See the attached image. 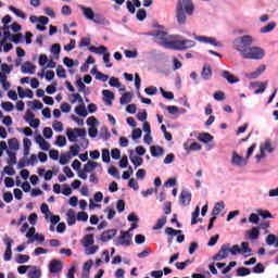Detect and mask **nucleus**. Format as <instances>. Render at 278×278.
I'll use <instances>...</instances> for the list:
<instances>
[{
  "label": "nucleus",
  "mask_w": 278,
  "mask_h": 278,
  "mask_svg": "<svg viewBox=\"0 0 278 278\" xmlns=\"http://www.w3.org/2000/svg\"><path fill=\"white\" fill-rule=\"evenodd\" d=\"M253 37L244 35L233 40V49L239 52L243 60H262L266 55V51L260 47H251Z\"/></svg>",
  "instance_id": "f257e3e1"
},
{
  "label": "nucleus",
  "mask_w": 278,
  "mask_h": 278,
  "mask_svg": "<svg viewBox=\"0 0 278 278\" xmlns=\"http://www.w3.org/2000/svg\"><path fill=\"white\" fill-rule=\"evenodd\" d=\"M73 100L71 103H81L83 105H78L75 108V112L78 116H81L83 118H86L88 116V111L86 110V105L84 104V98H81V94L79 93H73L72 94Z\"/></svg>",
  "instance_id": "f03ea898"
},
{
  "label": "nucleus",
  "mask_w": 278,
  "mask_h": 278,
  "mask_svg": "<svg viewBox=\"0 0 278 278\" xmlns=\"http://www.w3.org/2000/svg\"><path fill=\"white\" fill-rule=\"evenodd\" d=\"M66 136L70 142H75L77 138H86V129L84 128H67Z\"/></svg>",
  "instance_id": "7ed1b4c3"
},
{
  "label": "nucleus",
  "mask_w": 278,
  "mask_h": 278,
  "mask_svg": "<svg viewBox=\"0 0 278 278\" xmlns=\"http://www.w3.org/2000/svg\"><path fill=\"white\" fill-rule=\"evenodd\" d=\"M168 40H170V37H168V33L162 31V30H156L154 34V41L157 45H161V47H165L168 45Z\"/></svg>",
  "instance_id": "20e7f679"
},
{
  "label": "nucleus",
  "mask_w": 278,
  "mask_h": 278,
  "mask_svg": "<svg viewBox=\"0 0 278 278\" xmlns=\"http://www.w3.org/2000/svg\"><path fill=\"white\" fill-rule=\"evenodd\" d=\"M14 242V240H12V238L7 237L3 239V243L5 244V251H4V256L3 260L4 262H10V260H12V243Z\"/></svg>",
  "instance_id": "39448f33"
},
{
  "label": "nucleus",
  "mask_w": 278,
  "mask_h": 278,
  "mask_svg": "<svg viewBox=\"0 0 278 278\" xmlns=\"http://www.w3.org/2000/svg\"><path fill=\"white\" fill-rule=\"evenodd\" d=\"M62 268H64L62 261L52 260L49 264V270L51 275H60V273H62Z\"/></svg>",
  "instance_id": "423d86ee"
},
{
  "label": "nucleus",
  "mask_w": 278,
  "mask_h": 278,
  "mask_svg": "<svg viewBox=\"0 0 278 278\" xmlns=\"http://www.w3.org/2000/svg\"><path fill=\"white\" fill-rule=\"evenodd\" d=\"M176 18L179 25H186V12L184 11V3L181 0H179L177 4Z\"/></svg>",
  "instance_id": "0eeeda50"
},
{
  "label": "nucleus",
  "mask_w": 278,
  "mask_h": 278,
  "mask_svg": "<svg viewBox=\"0 0 278 278\" xmlns=\"http://www.w3.org/2000/svg\"><path fill=\"white\" fill-rule=\"evenodd\" d=\"M228 255H229V244H223L218 253L213 256V260L214 262H222V260H227Z\"/></svg>",
  "instance_id": "6e6552de"
},
{
  "label": "nucleus",
  "mask_w": 278,
  "mask_h": 278,
  "mask_svg": "<svg viewBox=\"0 0 278 278\" xmlns=\"http://www.w3.org/2000/svg\"><path fill=\"white\" fill-rule=\"evenodd\" d=\"M165 49H173L174 51H182L181 40L177 39L176 37H169V40L166 43Z\"/></svg>",
  "instance_id": "1a4fd4ad"
},
{
  "label": "nucleus",
  "mask_w": 278,
  "mask_h": 278,
  "mask_svg": "<svg viewBox=\"0 0 278 278\" xmlns=\"http://www.w3.org/2000/svg\"><path fill=\"white\" fill-rule=\"evenodd\" d=\"M118 241L122 247H131V244H134L129 231H122L121 236L118 237Z\"/></svg>",
  "instance_id": "9d476101"
},
{
  "label": "nucleus",
  "mask_w": 278,
  "mask_h": 278,
  "mask_svg": "<svg viewBox=\"0 0 278 278\" xmlns=\"http://www.w3.org/2000/svg\"><path fill=\"white\" fill-rule=\"evenodd\" d=\"M165 233L167 236H178L177 242L179 244H181V242H184V240H186V236L181 235V230H175V228H173V227L165 228Z\"/></svg>",
  "instance_id": "9b49d317"
},
{
  "label": "nucleus",
  "mask_w": 278,
  "mask_h": 278,
  "mask_svg": "<svg viewBox=\"0 0 278 278\" xmlns=\"http://www.w3.org/2000/svg\"><path fill=\"white\" fill-rule=\"evenodd\" d=\"M232 166H247V160L244 157L240 156L237 152L232 153L231 159Z\"/></svg>",
  "instance_id": "f8f14e48"
},
{
  "label": "nucleus",
  "mask_w": 278,
  "mask_h": 278,
  "mask_svg": "<svg viewBox=\"0 0 278 278\" xmlns=\"http://www.w3.org/2000/svg\"><path fill=\"white\" fill-rule=\"evenodd\" d=\"M116 229H109L106 231H103L100 236V240L102 242H110L116 236Z\"/></svg>",
  "instance_id": "ddd939ff"
},
{
  "label": "nucleus",
  "mask_w": 278,
  "mask_h": 278,
  "mask_svg": "<svg viewBox=\"0 0 278 278\" xmlns=\"http://www.w3.org/2000/svg\"><path fill=\"white\" fill-rule=\"evenodd\" d=\"M22 73L25 74H29V75H34V73H36V65L31 64V62L27 61L22 65Z\"/></svg>",
  "instance_id": "4468645a"
},
{
  "label": "nucleus",
  "mask_w": 278,
  "mask_h": 278,
  "mask_svg": "<svg viewBox=\"0 0 278 278\" xmlns=\"http://www.w3.org/2000/svg\"><path fill=\"white\" fill-rule=\"evenodd\" d=\"M179 201L181 205H190V201H192V194L190 191H181Z\"/></svg>",
  "instance_id": "2eb2a0df"
},
{
  "label": "nucleus",
  "mask_w": 278,
  "mask_h": 278,
  "mask_svg": "<svg viewBox=\"0 0 278 278\" xmlns=\"http://www.w3.org/2000/svg\"><path fill=\"white\" fill-rule=\"evenodd\" d=\"M102 94H103V102L105 103V105H112V101H114V92H112L111 90L104 89L102 90Z\"/></svg>",
  "instance_id": "dca6fc26"
},
{
  "label": "nucleus",
  "mask_w": 278,
  "mask_h": 278,
  "mask_svg": "<svg viewBox=\"0 0 278 278\" xmlns=\"http://www.w3.org/2000/svg\"><path fill=\"white\" fill-rule=\"evenodd\" d=\"M195 40H199V42H205L207 45H213V47H218V42H216V38L214 37H205V36H198L195 37Z\"/></svg>",
  "instance_id": "f3484780"
},
{
  "label": "nucleus",
  "mask_w": 278,
  "mask_h": 278,
  "mask_svg": "<svg viewBox=\"0 0 278 278\" xmlns=\"http://www.w3.org/2000/svg\"><path fill=\"white\" fill-rule=\"evenodd\" d=\"M150 152L152 157H162V155H164V148L160 146H151Z\"/></svg>",
  "instance_id": "a211bd4d"
},
{
  "label": "nucleus",
  "mask_w": 278,
  "mask_h": 278,
  "mask_svg": "<svg viewBox=\"0 0 278 278\" xmlns=\"http://www.w3.org/2000/svg\"><path fill=\"white\" fill-rule=\"evenodd\" d=\"M79 9L81 10V12H83L85 18H87V21L93 20L94 11H92V8L80 5Z\"/></svg>",
  "instance_id": "6ab92c4d"
},
{
  "label": "nucleus",
  "mask_w": 278,
  "mask_h": 278,
  "mask_svg": "<svg viewBox=\"0 0 278 278\" xmlns=\"http://www.w3.org/2000/svg\"><path fill=\"white\" fill-rule=\"evenodd\" d=\"M264 71H266V65H260L255 72H252L250 74H247V77L249 79H257V77H260V75H262V73H264Z\"/></svg>",
  "instance_id": "aec40b11"
},
{
  "label": "nucleus",
  "mask_w": 278,
  "mask_h": 278,
  "mask_svg": "<svg viewBox=\"0 0 278 278\" xmlns=\"http://www.w3.org/2000/svg\"><path fill=\"white\" fill-rule=\"evenodd\" d=\"M89 51L91 53H97L98 55H105V53H108V47H105V46H100V47L91 46V47H89Z\"/></svg>",
  "instance_id": "412c9836"
},
{
  "label": "nucleus",
  "mask_w": 278,
  "mask_h": 278,
  "mask_svg": "<svg viewBox=\"0 0 278 278\" xmlns=\"http://www.w3.org/2000/svg\"><path fill=\"white\" fill-rule=\"evenodd\" d=\"M222 77L228 81V84H238L240 79L236 78L233 74L229 73V71H224L222 73Z\"/></svg>",
  "instance_id": "4be33fe9"
},
{
  "label": "nucleus",
  "mask_w": 278,
  "mask_h": 278,
  "mask_svg": "<svg viewBox=\"0 0 278 278\" xmlns=\"http://www.w3.org/2000/svg\"><path fill=\"white\" fill-rule=\"evenodd\" d=\"M81 244L86 249H87V247H92L94 244V235H92V233L86 235L83 238Z\"/></svg>",
  "instance_id": "5701e85b"
},
{
  "label": "nucleus",
  "mask_w": 278,
  "mask_h": 278,
  "mask_svg": "<svg viewBox=\"0 0 278 278\" xmlns=\"http://www.w3.org/2000/svg\"><path fill=\"white\" fill-rule=\"evenodd\" d=\"M201 214V208L199 206L195 207L194 212L192 213L191 225H197V223H203V218H199Z\"/></svg>",
  "instance_id": "b1692460"
},
{
  "label": "nucleus",
  "mask_w": 278,
  "mask_h": 278,
  "mask_svg": "<svg viewBox=\"0 0 278 278\" xmlns=\"http://www.w3.org/2000/svg\"><path fill=\"white\" fill-rule=\"evenodd\" d=\"M67 225L70 227H73V225H75V223H77V217L75 216V211L73 208H70L67 211Z\"/></svg>",
  "instance_id": "393cba45"
},
{
  "label": "nucleus",
  "mask_w": 278,
  "mask_h": 278,
  "mask_svg": "<svg viewBox=\"0 0 278 278\" xmlns=\"http://www.w3.org/2000/svg\"><path fill=\"white\" fill-rule=\"evenodd\" d=\"M10 12H13V14H15V16H17L18 18H22V21H25L27 18V15L25 14V12H23L21 9H16V7H9Z\"/></svg>",
  "instance_id": "a878e982"
},
{
  "label": "nucleus",
  "mask_w": 278,
  "mask_h": 278,
  "mask_svg": "<svg viewBox=\"0 0 278 278\" xmlns=\"http://www.w3.org/2000/svg\"><path fill=\"white\" fill-rule=\"evenodd\" d=\"M201 75L205 81L212 79V67H210V65H204Z\"/></svg>",
  "instance_id": "bb28decb"
},
{
  "label": "nucleus",
  "mask_w": 278,
  "mask_h": 278,
  "mask_svg": "<svg viewBox=\"0 0 278 278\" xmlns=\"http://www.w3.org/2000/svg\"><path fill=\"white\" fill-rule=\"evenodd\" d=\"M198 140L204 144H207L214 140V136H212L210 132H203L199 136Z\"/></svg>",
  "instance_id": "cd10ccee"
},
{
  "label": "nucleus",
  "mask_w": 278,
  "mask_h": 278,
  "mask_svg": "<svg viewBox=\"0 0 278 278\" xmlns=\"http://www.w3.org/2000/svg\"><path fill=\"white\" fill-rule=\"evenodd\" d=\"M8 143H9V149L11 151H18V149H21V143L16 138L9 139Z\"/></svg>",
  "instance_id": "c85d7f7f"
},
{
  "label": "nucleus",
  "mask_w": 278,
  "mask_h": 278,
  "mask_svg": "<svg viewBox=\"0 0 278 278\" xmlns=\"http://www.w3.org/2000/svg\"><path fill=\"white\" fill-rule=\"evenodd\" d=\"M0 84L2 85L3 90H10L11 84L8 83V76L0 72Z\"/></svg>",
  "instance_id": "c756f323"
},
{
  "label": "nucleus",
  "mask_w": 278,
  "mask_h": 278,
  "mask_svg": "<svg viewBox=\"0 0 278 278\" xmlns=\"http://www.w3.org/2000/svg\"><path fill=\"white\" fill-rule=\"evenodd\" d=\"M98 164L94 161H88L84 166L85 173H92L97 168Z\"/></svg>",
  "instance_id": "7c9ffc66"
},
{
  "label": "nucleus",
  "mask_w": 278,
  "mask_h": 278,
  "mask_svg": "<svg viewBox=\"0 0 278 278\" xmlns=\"http://www.w3.org/2000/svg\"><path fill=\"white\" fill-rule=\"evenodd\" d=\"M225 210V202H217L213 208V216H218Z\"/></svg>",
  "instance_id": "2f4dec72"
},
{
  "label": "nucleus",
  "mask_w": 278,
  "mask_h": 278,
  "mask_svg": "<svg viewBox=\"0 0 278 278\" xmlns=\"http://www.w3.org/2000/svg\"><path fill=\"white\" fill-rule=\"evenodd\" d=\"M131 92L124 93L119 99L121 105H127V103H131Z\"/></svg>",
  "instance_id": "473e14b6"
},
{
  "label": "nucleus",
  "mask_w": 278,
  "mask_h": 278,
  "mask_svg": "<svg viewBox=\"0 0 278 278\" xmlns=\"http://www.w3.org/2000/svg\"><path fill=\"white\" fill-rule=\"evenodd\" d=\"M254 85L260 87L254 91V94H264L268 83H254Z\"/></svg>",
  "instance_id": "72a5a7b5"
},
{
  "label": "nucleus",
  "mask_w": 278,
  "mask_h": 278,
  "mask_svg": "<svg viewBox=\"0 0 278 278\" xmlns=\"http://www.w3.org/2000/svg\"><path fill=\"white\" fill-rule=\"evenodd\" d=\"M160 92L164 99H167L168 101H173L175 99V93L173 91H166L164 88H160Z\"/></svg>",
  "instance_id": "f704fd0d"
},
{
  "label": "nucleus",
  "mask_w": 278,
  "mask_h": 278,
  "mask_svg": "<svg viewBox=\"0 0 278 278\" xmlns=\"http://www.w3.org/2000/svg\"><path fill=\"white\" fill-rule=\"evenodd\" d=\"M277 27V24L275 22H270L266 26L261 28V34H269V31H273Z\"/></svg>",
  "instance_id": "c9c22d12"
},
{
  "label": "nucleus",
  "mask_w": 278,
  "mask_h": 278,
  "mask_svg": "<svg viewBox=\"0 0 278 278\" xmlns=\"http://www.w3.org/2000/svg\"><path fill=\"white\" fill-rule=\"evenodd\" d=\"M181 45H182V51H184L186 49H192V47H194L197 42H194V40L184 39L181 40Z\"/></svg>",
  "instance_id": "e433bc0d"
},
{
  "label": "nucleus",
  "mask_w": 278,
  "mask_h": 278,
  "mask_svg": "<svg viewBox=\"0 0 278 278\" xmlns=\"http://www.w3.org/2000/svg\"><path fill=\"white\" fill-rule=\"evenodd\" d=\"M7 154L9 155V160L7 161V164H9V166H14L16 164V153L12 151H8Z\"/></svg>",
  "instance_id": "4c0bfd02"
},
{
  "label": "nucleus",
  "mask_w": 278,
  "mask_h": 278,
  "mask_svg": "<svg viewBox=\"0 0 278 278\" xmlns=\"http://www.w3.org/2000/svg\"><path fill=\"white\" fill-rule=\"evenodd\" d=\"M28 105L29 108H31V110H42V108H45V105L42 104V102H40V100H34L33 102L29 101Z\"/></svg>",
  "instance_id": "58836bf2"
},
{
  "label": "nucleus",
  "mask_w": 278,
  "mask_h": 278,
  "mask_svg": "<svg viewBox=\"0 0 278 278\" xmlns=\"http://www.w3.org/2000/svg\"><path fill=\"white\" fill-rule=\"evenodd\" d=\"M257 214H258V216H261L264 220H266V218H275V215H271L270 211L257 210Z\"/></svg>",
  "instance_id": "ea45409f"
},
{
  "label": "nucleus",
  "mask_w": 278,
  "mask_h": 278,
  "mask_svg": "<svg viewBox=\"0 0 278 278\" xmlns=\"http://www.w3.org/2000/svg\"><path fill=\"white\" fill-rule=\"evenodd\" d=\"M15 262L17 264H27V262H29V255L17 254L15 257Z\"/></svg>",
  "instance_id": "a19ab883"
},
{
  "label": "nucleus",
  "mask_w": 278,
  "mask_h": 278,
  "mask_svg": "<svg viewBox=\"0 0 278 278\" xmlns=\"http://www.w3.org/2000/svg\"><path fill=\"white\" fill-rule=\"evenodd\" d=\"M34 236H36V227L28 229L26 233V238H28L27 244H31L34 242Z\"/></svg>",
  "instance_id": "79ce46f5"
},
{
  "label": "nucleus",
  "mask_w": 278,
  "mask_h": 278,
  "mask_svg": "<svg viewBox=\"0 0 278 278\" xmlns=\"http://www.w3.org/2000/svg\"><path fill=\"white\" fill-rule=\"evenodd\" d=\"M185 7V11L189 16H192V14H194V4L191 3V1H189L188 3H182V9Z\"/></svg>",
  "instance_id": "37998d69"
},
{
  "label": "nucleus",
  "mask_w": 278,
  "mask_h": 278,
  "mask_svg": "<svg viewBox=\"0 0 278 278\" xmlns=\"http://www.w3.org/2000/svg\"><path fill=\"white\" fill-rule=\"evenodd\" d=\"M130 162H131V164H134V166H136V168H138V166H142L144 160L140 156H131L130 155Z\"/></svg>",
  "instance_id": "c03bdc74"
},
{
  "label": "nucleus",
  "mask_w": 278,
  "mask_h": 278,
  "mask_svg": "<svg viewBox=\"0 0 278 278\" xmlns=\"http://www.w3.org/2000/svg\"><path fill=\"white\" fill-rule=\"evenodd\" d=\"M247 275H251V269H249L247 267H239L237 269L238 277H247Z\"/></svg>",
  "instance_id": "a18cd8bd"
},
{
  "label": "nucleus",
  "mask_w": 278,
  "mask_h": 278,
  "mask_svg": "<svg viewBox=\"0 0 278 278\" xmlns=\"http://www.w3.org/2000/svg\"><path fill=\"white\" fill-rule=\"evenodd\" d=\"M164 225H166V217H162V218L157 219L156 224L153 226L154 231L162 229V227H164Z\"/></svg>",
  "instance_id": "49530a36"
},
{
  "label": "nucleus",
  "mask_w": 278,
  "mask_h": 278,
  "mask_svg": "<svg viewBox=\"0 0 278 278\" xmlns=\"http://www.w3.org/2000/svg\"><path fill=\"white\" fill-rule=\"evenodd\" d=\"M260 238V227H253L250 230V240H257Z\"/></svg>",
  "instance_id": "de8ad7c7"
},
{
  "label": "nucleus",
  "mask_w": 278,
  "mask_h": 278,
  "mask_svg": "<svg viewBox=\"0 0 278 278\" xmlns=\"http://www.w3.org/2000/svg\"><path fill=\"white\" fill-rule=\"evenodd\" d=\"M92 23H96L97 25H103L105 23V17H103L100 14H94L93 20H91Z\"/></svg>",
  "instance_id": "09e8293b"
},
{
  "label": "nucleus",
  "mask_w": 278,
  "mask_h": 278,
  "mask_svg": "<svg viewBox=\"0 0 278 278\" xmlns=\"http://www.w3.org/2000/svg\"><path fill=\"white\" fill-rule=\"evenodd\" d=\"M56 75L60 79H66V70L62 65H59L56 68Z\"/></svg>",
  "instance_id": "8fccbe9b"
},
{
  "label": "nucleus",
  "mask_w": 278,
  "mask_h": 278,
  "mask_svg": "<svg viewBox=\"0 0 278 278\" xmlns=\"http://www.w3.org/2000/svg\"><path fill=\"white\" fill-rule=\"evenodd\" d=\"M55 144L56 147H66V137L60 135L56 137V140H55Z\"/></svg>",
  "instance_id": "3c124183"
},
{
  "label": "nucleus",
  "mask_w": 278,
  "mask_h": 278,
  "mask_svg": "<svg viewBox=\"0 0 278 278\" xmlns=\"http://www.w3.org/2000/svg\"><path fill=\"white\" fill-rule=\"evenodd\" d=\"M266 244H268V247H273V244H276L277 242V236L275 235H268L265 239Z\"/></svg>",
  "instance_id": "603ef678"
},
{
  "label": "nucleus",
  "mask_w": 278,
  "mask_h": 278,
  "mask_svg": "<svg viewBox=\"0 0 278 278\" xmlns=\"http://www.w3.org/2000/svg\"><path fill=\"white\" fill-rule=\"evenodd\" d=\"M264 270H265L264 264L257 263V264L253 267L252 273H255L256 275H261V273H264Z\"/></svg>",
  "instance_id": "864d4df0"
},
{
  "label": "nucleus",
  "mask_w": 278,
  "mask_h": 278,
  "mask_svg": "<svg viewBox=\"0 0 278 278\" xmlns=\"http://www.w3.org/2000/svg\"><path fill=\"white\" fill-rule=\"evenodd\" d=\"M249 222L252 223V225H260V214H250Z\"/></svg>",
  "instance_id": "5fc2aeb1"
},
{
  "label": "nucleus",
  "mask_w": 278,
  "mask_h": 278,
  "mask_svg": "<svg viewBox=\"0 0 278 278\" xmlns=\"http://www.w3.org/2000/svg\"><path fill=\"white\" fill-rule=\"evenodd\" d=\"M189 264H191L190 260H187V261H185V262H177V263H176V268H177V270H185L186 267H187Z\"/></svg>",
  "instance_id": "6e6d98bb"
},
{
  "label": "nucleus",
  "mask_w": 278,
  "mask_h": 278,
  "mask_svg": "<svg viewBox=\"0 0 278 278\" xmlns=\"http://www.w3.org/2000/svg\"><path fill=\"white\" fill-rule=\"evenodd\" d=\"M109 85L112 88H121V80H118V78H116V77H111L109 80Z\"/></svg>",
  "instance_id": "4d7b16f0"
},
{
  "label": "nucleus",
  "mask_w": 278,
  "mask_h": 278,
  "mask_svg": "<svg viewBox=\"0 0 278 278\" xmlns=\"http://www.w3.org/2000/svg\"><path fill=\"white\" fill-rule=\"evenodd\" d=\"M54 131H64V124L60 121H54L52 124Z\"/></svg>",
  "instance_id": "13d9d810"
},
{
  "label": "nucleus",
  "mask_w": 278,
  "mask_h": 278,
  "mask_svg": "<svg viewBox=\"0 0 278 278\" xmlns=\"http://www.w3.org/2000/svg\"><path fill=\"white\" fill-rule=\"evenodd\" d=\"M1 108L5 112H12L14 110V104L12 102H2Z\"/></svg>",
  "instance_id": "bf43d9fd"
},
{
  "label": "nucleus",
  "mask_w": 278,
  "mask_h": 278,
  "mask_svg": "<svg viewBox=\"0 0 278 278\" xmlns=\"http://www.w3.org/2000/svg\"><path fill=\"white\" fill-rule=\"evenodd\" d=\"M102 162H104V164H110V150H102Z\"/></svg>",
  "instance_id": "052dcab7"
},
{
  "label": "nucleus",
  "mask_w": 278,
  "mask_h": 278,
  "mask_svg": "<svg viewBox=\"0 0 278 278\" xmlns=\"http://www.w3.org/2000/svg\"><path fill=\"white\" fill-rule=\"evenodd\" d=\"M146 94H149V97H154V94H157V87L150 86L144 89Z\"/></svg>",
  "instance_id": "680f3d73"
},
{
  "label": "nucleus",
  "mask_w": 278,
  "mask_h": 278,
  "mask_svg": "<svg viewBox=\"0 0 278 278\" xmlns=\"http://www.w3.org/2000/svg\"><path fill=\"white\" fill-rule=\"evenodd\" d=\"M71 157H72L71 155L61 154L59 164H61V166H65V164L70 162Z\"/></svg>",
  "instance_id": "e2e57ef3"
},
{
  "label": "nucleus",
  "mask_w": 278,
  "mask_h": 278,
  "mask_svg": "<svg viewBox=\"0 0 278 278\" xmlns=\"http://www.w3.org/2000/svg\"><path fill=\"white\" fill-rule=\"evenodd\" d=\"M42 276V273L40 269H33L28 273L29 278H40Z\"/></svg>",
  "instance_id": "0e129e2a"
},
{
  "label": "nucleus",
  "mask_w": 278,
  "mask_h": 278,
  "mask_svg": "<svg viewBox=\"0 0 278 278\" xmlns=\"http://www.w3.org/2000/svg\"><path fill=\"white\" fill-rule=\"evenodd\" d=\"M213 97L215 101H225V92L223 91H215Z\"/></svg>",
  "instance_id": "69168bd1"
},
{
  "label": "nucleus",
  "mask_w": 278,
  "mask_h": 278,
  "mask_svg": "<svg viewBox=\"0 0 278 278\" xmlns=\"http://www.w3.org/2000/svg\"><path fill=\"white\" fill-rule=\"evenodd\" d=\"M252 250L250 249L249 247V242L244 241L241 243V253L244 254V253H251Z\"/></svg>",
  "instance_id": "338daca9"
},
{
  "label": "nucleus",
  "mask_w": 278,
  "mask_h": 278,
  "mask_svg": "<svg viewBox=\"0 0 278 278\" xmlns=\"http://www.w3.org/2000/svg\"><path fill=\"white\" fill-rule=\"evenodd\" d=\"M137 18L139 21H144V18H147V11L144 9H140L138 12H137Z\"/></svg>",
  "instance_id": "774afa93"
}]
</instances>
